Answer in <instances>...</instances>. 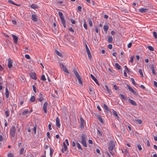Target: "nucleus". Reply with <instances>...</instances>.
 <instances>
[{
	"label": "nucleus",
	"mask_w": 157,
	"mask_h": 157,
	"mask_svg": "<svg viewBox=\"0 0 157 157\" xmlns=\"http://www.w3.org/2000/svg\"><path fill=\"white\" fill-rule=\"evenodd\" d=\"M114 88L116 90H117L118 88V87L116 85H114Z\"/></svg>",
	"instance_id": "nucleus-63"
},
{
	"label": "nucleus",
	"mask_w": 157,
	"mask_h": 157,
	"mask_svg": "<svg viewBox=\"0 0 157 157\" xmlns=\"http://www.w3.org/2000/svg\"><path fill=\"white\" fill-rule=\"evenodd\" d=\"M30 100L32 102H34L35 101V96H32L31 97Z\"/></svg>",
	"instance_id": "nucleus-34"
},
{
	"label": "nucleus",
	"mask_w": 157,
	"mask_h": 157,
	"mask_svg": "<svg viewBox=\"0 0 157 157\" xmlns=\"http://www.w3.org/2000/svg\"><path fill=\"white\" fill-rule=\"evenodd\" d=\"M108 48L109 49H111L112 48V45L111 44H109L108 46Z\"/></svg>",
	"instance_id": "nucleus-58"
},
{
	"label": "nucleus",
	"mask_w": 157,
	"mask_h": 157,
	"mask_svg": "<svg viewBox=\"0 0 157 157\" xmlns=\"http://www.w3.org/2000/svg\"><path fill=\"white\" fill-rule=\"evenodd\" d=\"M134 57L133 56H132L131 57L130 60V62L131 63H133V58Z\"/></svg>",
	"instance_id": "nucleus-56"
},
{
	"label": "nucleus",
	"mask_w": 157,
	"mask_h": 157,
	"mask_svg": "<svg viewBox=\"0 0 157 157\" xmlns=\"http://www.w3.org/2000/svg\"><path fill=\"white\" fill-rule=\"evenodd\" d=\"M73 72H74V74L75 75V76L77 78H78L80 77V76L79 75V74L77 71L75 69H74L73 70Z\"/></svg>",
	"instance_id": "nucleus-23"
},
{
	"label": "nucleus",
	"mask_w": 157,
	"mask_h": 157,
	"mask_svg": "<svg viewBox=\"0 0 157 157\" xmlns=\"http://www.w3.org/2000/svg\"><path fill=\"white\" fill-rule=\"evenodd\" d=\"M8 2L9 3H11L13 5H15L16 6H20V4H18V5L17 4H16L14 2H13V1H12L11 0H9L8 1Z\"/></svg>",
	"instance_id": "nucleus-27"
},
{
	"label": "nucleus",
	"mask_w": 157,
	"mask_h": 157,
	"mask_svg": "<svg viewBox=\"0 0 157 157\" xmlns=\"http://www.w3.org/2000/svg\"><path fill=\"white\" fill-rule=\"evenodd\" d=\"M24 150V148H22L20 150V151L19 152V155H22L23 153Z\"/></svg>",
	"instance_id": "nucleus-37"
},
{
	"label": "nucleus",
	"mask_w": 157,
	"mask_h": 157,
	"mask_svg": "<svg viewBox=\"0 0 157 157\" xmlns=\"http://www.w3.org/2000/svg\"><path fill=\"white\" fill-rule=\"evenodd\" d=\"M115 67L118 69L120 70L121 69V67L118 63H116L115 64Z\"/></svg>",
	"instance_id": "nucleus-32"
},
{
	"label": "nucleus",
	"mask_w": 157,
	"mask_h": 157,
	"mask_svg": "<svg viewBox=\"0 0 157 157\" xmlns=\"http://www.w3.org/2000/svg\"><path fill=\"white\" fill-rule=\"evenodd\" d=\"M83 23H84V24H83L84 27L86 29H87V25L86 24V21L85 20H84Z\"/></svg>",
	"instance_id": "nucleus-30"
},
{
	"label": "nucleus",
	"mask_w": 157,
	"mask_h": 157,
	"mask_svg": "<svg viewBox=\"0 0 157 157\" xmlns=\"http://www.w3.org/2000/svg\"><path fill=\"white\" fill-rule=\"evenodd\" d=\"M6 92H5V95L6 96V98H8L9 97V92L8 89L7 87L6 88Z\"/></svg>",
	"instance_id": "nucleus-22"
},
{
	"label": "nucleus",
	"mask_w": 157,
	"mask_h": 157,
	"mask_svg": "<svg viewBox=\"0 0 157 157\" xmlns=\"http://www.w3.org/2000/svg\"><path fill=\"white\" fill-rule=\"evenodd\" d=\"M88 20L89 25L90 27H92L93 25V23L91 20L90 19H89Z\"/></svg>",
	"instance_id": "nucleus-39"
},
{
	"label": "nucleus",
	"mask_w": 157,
	"mask_h": 157,
	"mask_svg": "<svg viewBox=\"0 0 157 157\" xmlns=\"http://www.w3.org/2000/svg\"><path fill=\"white\" fill-rule=\"evenodd\" d=\"M153 35L155 38H157V33L156 32L154 31L153 32Z\"/></svg>",
	"instance_id": "nucleus-43"
},
{
	"label": "nucleus",
	"mask_w": 157,
	"mask_h": 157,
	"mask_svg": "<svg viewBox=\"0 0 157 157\" xmlns=\"http://www.w3.org/2000/svg\"><path fill=\"white\" fill-rule=\"evenodd\" d=\"M87 138L86 136L85 133L82 134L81 136V143L83 146L85 147H87L86 144V139Z\"/></svg>",
	"instance_id": "nucleus-1"
},
{
	"label": "nucleus",
	"mask_w": 157,
	"mask_h": 157,
	"mask_svg": "<svg viewBox=\"0 0 157 157\" xmlns=\"http://www.w3.org/2000/svg\"><path fill=\"white\" fill-rule=\"evenodd\" d=\"M89 90L90 91V94H92V93H93V91L92 90L91 88L90 87V86H89Z\"/></svg>",
	"instance_id": "nucleus-54"
},
{
	"label": "nucleus",
	"mask_w": 157,
	"mask_h": 157,
	"mask_svg": "<svg viewBox=\"0 0 157 157\" xmlns=\"http://www.w3.org/2000/svg\"><path fill=\"white\" fill-rule=\"evenodd\" d=\"M56 54L59 56L60 57H63V56L62 54L59 52V51H58V50H56Z\"/></svg>",
	"instance_id": "nucleus-28"
},
{
	"label": "nucleus",
	"mask_w": 157,
	"mask_h": 157,
	"mask_svg": "<svg viewBox=\"0 0 157 157\" xmlns=\"http://www.w3.org/2000/svg\"><path fill=\"white\" fill-rule=\"evenodd\" d=\"M59 66L60 67V68L62 69L63 71L69 74V71H68L66 67L64 66V65L61 63H59Z\"/></svg>",
	"instance_id": "nucleus-5"
},
{
	"label": "nucleus",
	"mask_w": 157,
	"mask_h": 157,
	"mask_svg": "<svg viewBox=\"0 0 157 157\" xmlns=\"http://www.w3.org/2000/svg\"><path fill=\"white\" fill-rule=\"evenodd\" d=\"M29 112V111L28 109H26V110L24 111L22 113V114L23 115H25L26 114L28 113Z\"/></svg>",
	"instance_id": "nucleus-36"
},
{
	"label": "nucleus",
	"mask_w": 157,
	"mask_h": 157,
	"mask_svg": "<svg viewBox=\"0 0 157 157\" xmlns=\"http://www.w3.org/2000/svg\"><path fill=\"white\" fill-rule=\"evenodd\" d=\"M63 147L65 151H66L67 149V147L65 144V142H63Z\"/></svg>",
	"instance_id": "nucleus-40"
},
{
	"label": "nucleus",
	"mask_w": 157,
	"mask_h": 157,
	"mask_svg": "<svg viewBox=\"0 0 157 157\" xmlns=\"http://www.w3.org/2000/svg\"><path fill=\"white\" fill-rule=\"evenodd\" d=\"M155 64L154 63H152L151 65V68L152 73L154 75H155L156 74L155 72Z\"/></svg>",
	"instance_id": "nucleus-15"
},
{
	"label": "nucleus",
	"mask_w": 157,
	"mask_h": 157,
	"mask_svg": "<svg viewBox=\"0 0 157 157\" xmlns=\"http://www.w3.org/2000/svg\"><path fill=\"white\" fill-rule=\"evenodd\" d=\"M51 123H50L48 124V129L50 130H51L52 129L51 128Z\"/></svg>",
	"instance_id": "nucleus-60"
},
{
	"label": "nucleus",
	"mask_w": 157,
	"mask_h": 157,
	"mask_svg": "<svg viewBox=\"0 0 157 157\" xmlns=\"http://www.w3.org/2000/svg\"><path fill=\"white\" fill-rule=\"evenodd\" d=\"M132 45V43L131 42H130L128 45L127 47L128 48H130L131 47Z\"/></svg>",
	"instance_id": "nucleus-59"
},
{
	"label": "nucleus",
	"mask_w": 157,
	"mask_h": 157,
	"mask_svg": "<svg viewBox=\"0 0 157 157\" xmlns=\"http://www.w3.org/2000/svg\"><path fill=\"white\" fill-rule=\"evenodd\" d=\"M58 13L60 18L61 20V23L63 24V27L64 28H66V21L63 17V14L60 11Z\"/></svg>",
	"instance_id": "nucleus-2"
},
{
	"label": "nucleus",
	"mask_w": 157,
	"mask_h": 157,
	"mask_svg": "<svg viewBox=\"0 0 157 157\" xmlns=\"http://www.w3.org/2000/svg\"><path fill=\"white\" fill-rule=\"evenodd\" d=\"M56 125L59 128L60 127V124L59 122V119L58 117H57L56 119Z\"/></svg>",
	"instance_id": "nucleus-14"
},
{
	"label": "nucleus",
	"mask_w": 157,
	"mask_h": 157,
	"mask_svg": "<svg viewBox=\"0 0 157 157\" xmlns=\"http://www.w3.org/2000/svg\"><path fill=\"white\" fill-rule=\"evenodd\" d=\"M36 127H37L36 125V124L33 128V130L34 133V134H36Z\"/></svg>",
	"instance_id": "nucleus-41"
},
{
	"label": "nucleus",
	"mask_w": 157,
	"mask_h": 157,
	"mask_svg": "<svg viewBox=\"0 0 157 157\" xmlns=\"http://www.w3.org/2000/svg\"><path fill=\"white\" fill-rule=\"evenodd\" d=\"M112 111L113 115L116 117V118L117 120H119L120 119V117L118 116L117 112L114 109Z\"/></svg>",
	"instance_id": "nucleus-12"
},
{
	"label": "nucleus",
	"mask_w": 157,
	"mask_h": 157,
	"mask_svg": "<svg viewBox=\"0 0 157 157\" xmlns=\"http://www.w3.org/2000/svg\"><path fill=\"white\" fill-rule=\"evenodd\" d=\"M127 87L128 89L129 90L131 91L133 89L128 85H127Z\"/></svg>",
	"instance_id": "nucleus-52"
},
{
	"label": "nucleus",
	"mask_w": 157,
	"mask_h": 157,
	"mask_svg": "<svg viewBox=\"0 0 157 157\" xmlns=\"http://www.w3.org/2000/svg\"><path fill=\"white\" fill-rule=\"evenodd\" d=\"M119 96L122 99L126 100V98L122 94H120Z\"/></svg>",
	"instance_id": "nucleus-45"
},
{
	"label": "nucleus",
	"mask_w": 157,
	"mask_h": 157,
	"mask_svg": "<svg viewBox=\"0 0 157 157\" xmlns=\"http://www.w3.org/2000/svg\"><path fill=\"white\" fill-rule=\"evenodd\" d=\"M50 155L51 157H52V155L53 154L54 150L53 149L51 148V147L50 148Z\"/></svg>",
	"instance_id": "nucleus-31"
},
{
	"label": "nucleus",
	"mask_w": 157,
	"mask_h": 157,
	"mask_svg": "<svg viewBox=\"0 0 157 157\" xmlns=\"http://www.w3.org/2000/svg\"><path fill=\"white\" fill-rule=\"evenodd\" d=\"M47 136L48 137L49 139H51V137L50 136V133L48 132H47Z\"/></svg>",
	"instance_id": "nucleus-61"
},
{
	"label": "nucleus",
	"mask_w": 157,
	"mask_h": 157,
	"mask_svg": "<svg viewBox=\"0 0 157 157\" xmlns=\"http://www.w3.org/2000/svg\"><path fill=\"white\" fill-rule=\"evenodd\" d=\"M105 88L107 90V92L109 95H111L112 94V92L111 91V90H109V88L108 86L107 85H105Z\"/></svg>",
	"instance_id": "nucleus-21"
},
{
	"label": "nucleus",
	"mask_w": 157,
	"mask_h": 157,
	"mask_svg": "<svg viewBox=\"0 0 157 157\" xmlns=\"http://www.w3.org/2000/svg\"><path fill=\"white\" fill-rule=\"evenodd\" d=\"M30 76L31 78L34 79H36V74L34 72H31L30 74Z\"/></svg>",
	"instance_id": "nucleus-8"
},
{
	"label": "nucleus",
	"mask_w": 157,
	"mask_h": 157,
	"mask_svg": "<svg viewBox=\"0 0 157 157\" xmlns=\"http://www.w3.org/2000/svg\"><path fill=\"white\" fill-rule=\"evenodd\" d=\"M103 107H104V109H105V110L108 113V112H110L108 107V106L106 104H103Z\"/></svg>",
	"instance_id": "nucleus-25"
},
{
	"label": "nucleus",
	"mask_w": 157,
	"mask_h": 157,
	"mask_svg": "<svg viewBox=\"0 0 157 157\" xmlns=\"http://www.w3.org/2000/svg\"><path fill=\"white\" fill-rule=\"evenodd\" d=\"M42 94L41 93H40L39 95V98L38 99V100L39 101H42L43 99L44 98L42 96Z\"/></svg>",
	"instance_id": "nucleus-18"
},
{
	"label": "nucleus",
	"mask_w": 157,
	"mask_h": 157,
	"mask_svg": "<svg viewBox=\"0 0 157 157\" xmlns=\"http://www.w3.org/2000/svg\"><path fill=\"white\" fill-rule=\"evenodd\" d=\"M16 128L14 126H12L10 130V135L13 137H14L16 132Z\"/></svg>",
	"instance_id": "nucleus-3"
},
{
	"label": "nucleus",
	"mask_w": 157,
	"mask_h": 157,
	"mask_svg": "<svg viewBox=\"0 0 157 157\" xmlns=\"http://www.w3.org/2000/svg\"><path fill=\"white\" fill-rule=\"evenodd\" d=\"M82 7L81 6H78V10L79 11V12H81L82 11Z\"/></svg>",
	"instance_id": "nucleus-50"
},
{
	"label": "nucleus",
	"mask_w": 157,
	"mask_h": 157,
	"mask_svg": "<svg viewBox=\"0 0 157 157\" xmlns=\"http://www.w3.org/2000/svg\"><path fill=\"white\" fill-rule=\"evenodd\" d=\"M37 16L35 14H32V19L34 21H37Z\"/></svg>",
	"instance_id": "nucleus-17"
},
{
	"label": "nucleus",
	"mask_w": 157,
	"mask_h": 157,
	"mask_svg": "<svg viewBox=\"0 0 157 157\" xmlns=\"http://www.w3.org/2000/svg\"><path fill=\"white\" fill-rule=\"evenodd\" d=\"M12 23L14 25H16V24L17 22H16V21L15 20H13L12 21Z\"/></svg>",
	"instance_id": "nucleus-64"
},
{
	"label": "nucleus",
	"mask_w": 157,
	"mask_h": 157,
	"mask_svg": "<svg viewBox=\"0 0 157 157\" xmlns=\"http://www.w3.org/2000/svg\"><path fill=\"white\" fill-rule=\"evenodd\" d=\"M41 79L43 81H45L46 80V78L44 75H42L41 76Z\"/></svg>",
	"instance_id": "nucleus-42"
},
{
	"label": "nucleus",
	"mask_w": 157,
	"mask_h": 157,
	"mask_svg": "<svg viewBox=\"0 0 157 157\" xmlns=\"http://www.w3.org/2000/svg\"><path fill=\"white\" fill-rule=\"evenodd\" d=\"M48 105V103L46 102H45L43 105V110L45 113H46L47 112V106Z\"/></svg>",
	"instance_id": "nucleus-10"
},
{
	"label": "nucleus",
	"mask_w": 157,
	"mask_h": 157,
	"mask_svg": "<svg viewBox=\"0 0 157 157\" xmlns=\"http://www.w3.org/2000/svg\"><path fill=\"white\" fill-rule=\"evenodd\" d=\"M109 28V26L108 25H105L103 27V29L104 30L105 32L106 33H107V31Z\"/></svg>",
	"instance_id": "nucleus-24"
},
{
	"label": "nucleus",
	"mask_w": 157,
	"mask_h": 157,
	"mask_svg": "<svg viewBox=\"0 0 157 157\" xmlns=\"http://www.w3.org/2000/svg\"><path fill=\"white\" fill-rule=\"evenodd\" d=\"M77 147L80 150H81L82 151V147L81 146L80 144L79 143H77Z\"/></svg>",
	"instance_id": "nucleus-35"
},
{
	"label": "nucleus",
	"mask_w": 157,
	"mask_h": 157,
	"mask_svg": "<svg viewBox=\"0 0 157 157\" xmlns=\"http://www.w3.org/2000/svg\"><path fill=\"white\" fill-rule=\"evenodd\" d=\"M139 73L140 74V75L142 76L143 77V72H142V69H140L139 70Z\"/></svg>",
	"instance_id": "nucleus-47"
},
{
	"label": "nucleus",
	"mask_w": 157,
	"mask_h": 157,
	"mask_svg": "<svg viewBox=\"0 0 157 157\" xmlns=\"http://www.w3.org/2000/svg\"><path fill=\"white\" fill-rule=\"evenodd\" d=\"M98 120L102 124H103L104 123V121L102 119V118L101 117H100V118L98 119Z\"/></svg>",
	"instance_id": "nucleus-48"
},
{
	"label": "nucleus",
	"mask_w": 157,
	"mask_h": 157,
	"mask_svg": "<svg viewBox=\"0 0 157 157\" xmlns=\"http://www.w3.org/2000/svg\"><path fill=\"white\" fill-rule=\"evenodd\" d=\"M136 121L139 124H141L142 122L141 120L139 119H137Z\"/></svg>",
	"instance_id": "nucleus-51"
},
{
	"label": "nucleus",
	"mask_w": 157,
	"mask_h": 157,
	"mask_svg": "<svg viewBox=\"0 0 157 157\" xmlns=\"http://www.w3.org/2000/svg\"><path fill=\"white\" fill-rule=\"evenodd\" d=\"M80 128H82L83 129L84 128V121L83 118L81 117H80Z\"/></svg>",
	"instance_id": "nucleus-7"
},
{
	"label": "nucleus",
	"mask_w": 157,
	"mask_h": 157,
	"mask_svg": "<svg viewBox=\"0 0 157 157\" xmlns=\"http://www.w3.org/2000/svg\"><path fill=\"white\" fill-rule=\"evenodd\" d=\"M115 144L114 142L112 140H110L109 143L108 148L110 151H112L115 147Z\"/></svg>",
	"instance_id": "nucleus-4"
},
{
	"label": "nucleus",
	"mask_w": 157,
	"mask_h": 157,
	"mask_svg": "<svg viewBox=\"0 0 157 157\" xmlns=\"http://www.w3.org/2000/svg\"><path fill=\"white\" fill-rule=\"evenodd\" d=\"M113 41V38L112 36H109L108 37V42L109 43H111Z\"/></svg>",
	"instance_id": "nucleus-26"
},
{
	"label": "nucleus",
	"mask_w": 157,
	"mask_h": 157,
	"mask_svg": "<svg viewBox=\"0 0 157 157\" xmlns=\"http://www.w3.org/2000/svg\"><path fill=\"white\" fill-rule=\"evenodd\" d=\"M131 92H132L134 95H136V96H137L138 95V94L137 93V92L133 90V89H132V90H131L130 91Z\"/></svg>",
	"instance_id": "nucleus-44"
},
{
	"label": "nucleus",
	"mask_w": 157,
	"mask_h": 157,
	"mask_svg": "<svg viewBox=\"0 0 157 157\" xmlns=\"http://www.w3.org/2000/svg\"><path fill=\"white\" fill-rule=\"evenodd\" d=\"M131 79L132 81V83L133 85L136 87V85H137V84L135 82L134 79L133 78H131Z\"/></svg>",
	"instance_id": "nucleus-29"
},
{
	"label": "nucleus",
	"mask_w": 157,
	"mask_h": 157,
	"mask_svg": "<svg viewBox=\"0 0 157 157\" xmlns=\"http://www.w3.org/2000/svg\"><path fill=\"white\" fill-rule=\"evenodd\" d=\"M25 57L27 59H29L30 58V56L28 55H25Z\"/></svg>",
	"instance_id": "nucleus-55"
},
{
	"label": "nucleus",
	"mask_w": 157,
	"mask_h": 157,
	"mask_svg": "<svg viewBox=\"0 0 157 157\" xmlns=\"http://www.w3.org/2000/svg\"><path fill=\"white\" fill-rule=\"evenodd\" d=\"M13 61L11 59L9 58L8 59V67L10 68L12 67Z\"/></svg>",
	"instance_id": "nucleus-9"
},
{
	"label": "nucleus",
	"mask_w": 157,
	"mask_h": 157,
	"mask_svg": "<svg viewBox=\"0 0 157 157\" xmlns=\"http://www.w3.org/2000/svg\"><path fill=\"white\" fill-rule=\"evenodd\" d=\"M148 10L147 8H141L139 10V11L140 13H144L147 12Z\"/></svg>",
	"instance_id": "nucleus-16"
},
{
	"label": "nucleus",
	"mask_w": 157,
	"mask_h": 157,
	"mask_svg": "<svg viewBox=\"0 0 157 157\" xmlns=\"http://www.w3.org/2000/svg\"><path fill=\"white\" fill-rule=\"evenodd\" d=\"M154 85L157 88V82L155 81H154Z\"/></svg>",
	"instance_id": "nucleus-62"
},
{
	"label": "nucleus",
	"mask_w": 157,
	"mask_h": 157,
	"mask_svg": "<svg viewBox=\"0 0 157 157\" xmlns=\"http://www.w3.org/2000/svg\"><path fill=\"white\" fill-rule=\"evenodd\" d=\"M30 7L33 9H38L39 8V6L36 4H33L30 5Z\"/></svg>",
	"instance_id": "nucleus-20"
},
{
	"label": "nucleus",
	"mask_w": 157,
	"mask_h": 157,
	"mask_svg": "<svg viewBox=\"0 0 157 157\" xmlns=\"http://www.w3.org/2000/svg\"><path fill=\"white\" fill-rule=\"evenodd\" d=\"M129 101L131 104L133 105L136 106L137 105L136 103L132 100L129 99Z\"/></svg>",
	"instance_id": "nucleus-19"
},
{
	"label": "nucleus",
	"mask_w": 157,
	"mask_h": 157,
	"mask_svg": "<svg viewBox=\"0 0 157 157\" xmlns=\"http://www.w3.org/2000/svg\"><path fill=\"white\" fill-rule=\"evenodd\" d=\"M151 51H154V49L151 46H148L147 47Z\"/></svg>",
	"instance_id": "nucleus-38"
},
{
	"label": "nucleus",
	"mask_w": 157,
	"mask_h": 157,
	"mask_svg": "<svg viewBox=\"0 0 157 157\" xmlns=\"http://www.w3.org/2000/svg\"><path fill=\"white\" fill-rule=\"evenodd\" d=\"M5 113L6 117H8V116H9L10 114L9 112H8V111H6L5 112Z\"/></svg>",
	"instance_id": "nucleus-49"
},
{
	"label": "nucleus",
	"mask_w": 157,
	"mask_h": 157,
	"mask_svg": "<svg viewBox=\"0 0 157 157\" xmlns=\"http://www.w3.org/2000/svg\"><path fill=\"white\" fill-rule=\"evenodd\" d=\"M12 36L13 40L15 44H17L18 40V37L14 35H12Z\"/></svg>",
	"instance_id": "nucleus-13"
},
{
	"label": "nucleus",
	"mask_w": 157,
	"mask_h": 157,
	"mask_svg": "<svg viewBox=\"0 0 157 157\" xmlns=\"http://www.w3.org/2000/svg\"><path fill=\"white\" fill-rule=\"evenodd\" d=\"M8 157H13V154L12 153H10L8 155Z\"/></svg>",
	"instance_id": "nucleus-57"
},
{
	"label": "nucleus",
	"mask_w": 157,
	"mask_h": 157,
	"mask_svg": "<svg viewBox=\"0 0 157 157\" xmlns=\"http://www.w3.org/2000/svg\"><path fill=\"white\" fill-rule=\"evenodd\" d=\"M86 49L88 57L89 59H90L92 58V56L90 53V51L86 44Z\"/></svg>",
	"instance_id": "nucleus-6"
},
{
	"label": "nucleus",
	"mask_w": 157,
	"mask_h": 157,
	"mask_svg": "<svg viewBox=\"0 0 157 157\" xmlns=\"http://www.w3.org/2000/svg\"><path fill=\"white\" fill-rule=\"evenodd\" d=\"M77 78L78 79V82H79V83L80 84L82 85V82L81 80V77H80L78 78Z\"/></svg>",
	"instance_id": "nucleus-33"
},
{
	"label": "nucleus",
	"mask_w": 157,
	"mask_h": 157,
	"mask_svg": "<svg viewBox=\"0 0 157 157\" xmlns=\"http://www.w3.org/2000/svg\"><path fill=\"white\" fill-rule=\"evenodd\" d=\"M90 77H91L92 78L93 80L95 82V83L99 86V84L98 82L97 79L92 74H91Z\"/></svg>",
	"instance_id": "nucleus-11"
},
{
	"label": "nucleus",
	"mask_w": 157,
	"mask_h": 157,
	"mask_svg": "<svg viewBox=\"0 0 157 157\" xmlns=\"http://www.w3.org/2000/svg\"><path fill=\"white\" fill-rule=\"evenodd\" d=\"M137 146L139 150L140 151L142 149L141 145L140 144H138Z\"/></svg>",
	"instance_id": "nucleus-53"
},
{
	"label": "nucleus",
	"mask_w": 157,
	"mask_h": 157,
	"mask_svg": "<svg viewBox=\"0 0 157 157\" xmlns=\"http://www.w3.org/2000/svg\"><path fill=\"white\" fill-rule=\"evenodd\" d=\"M33 88L34 92L35 93H36V88L35 86L34 85H33Z\"/></svg>",
	"instance_id": "nucleus-46"
}]
</instances>
